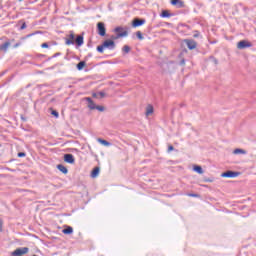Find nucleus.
I'll return each mask as SVG.
<instances>
[{
	"mask_svg": "<svg viewBox=\"0 0 256 256\" xmlns=\"http://www.w3.org/2000/svg\"><path fill=\"white\" fill-rule=\"evenodd\" d=\"M85 43L83 36L79 35L75 38V33L70 31L69 35L65 38V45H77V47H81Z\"/></svg>",
	"mask_w": 256,
	"mask_h": 256,
	"instance_id": "1",
	"label": "nucleus"
},
{
	"mask_svg": "<svg viewBox=\"0 0 256 256\" xmlns=\"http://www.w3.org/2000/svg\"><path fill=\"white\" fill-rule=\"evenodd\" d=\"M105 49H110L113 50L115 49V41L112 40H106L103 42L102 45L97 46V52L98 53H103Z\"/></svg>",
	"mask_w": 256,
	"mask_h": 256,
	"instance_id": "2",
	"label": "nucleus"
},
{
	"mask_svg": "<svg viewBox=\"0 0 256 256\" xmlns=\"http://www.w3.org/2000/svg\"><path fill=\"white\" fill-rule=\"evenodd\" d=\"M114 33H116V36H111V39H113L114 41H117V39H121L129 35V32L127 31V29L123 27H116L114 29Z\"/></svg>",
	"mask_w": 256,
	"mask_h": 256,
	"instance_id": "3",
	"label": "nucleus"
},
{
	"mask_svg": "<svg viewBox=\"0 0 256 256\" xmlns=\"http://www.w3.org/2000/svg\"><path fill=\"white\" fill-rule=\"evenodd\" d=\"M97 32L100 37H105L107 35V28H105V23L98 22L97 23Z\"/></svg>",
	"mask_w": 256,
	"mask_h": 256,
	"instance_id": "4",
	"label": "nucleus"
},
{
	"mask_svg": "<svg viewBox=\"0 0 256 256\" xmlns=\"http://www.w3.org/2000/svg\"><path fill=\"white\" fill-rule=\"evenodd\" d=\"M240 175H241L240 172H235V171L228 170V171L222 173L221 177H225V178H228V179H235V177H239Z\"/></svg>",
	"mask_w": 256,
	"mask_h": 256,
	"instance_id": "5",
	"label": "nucleus"
},
{
	"mask_svg": "<svg viewBox=\"0 0 256 256\" xmlns=\"http://www.w3.org/2000/svg\"><path fill=\"white\" fill-rule=\"evenodd\" d=\"M27 253H29L28 247H20V248H17L16 250H14L12 252V255L13 256H23V255H27Z\"/></svg>",
	"mask_w": 256,
	"mask_h": 256,
	"instance_id": "6",
	"label": "nucleus"
},
{
	"mask_svg": "<svg viewBox=\"0 0 256 256\" xmlns=\"http://www.w3.org/2000/svg\"><path fill=\"white\" fill-rule=\"evenodd\" d=\"M184 42L186 43L190 51H193V49H197V42L195 40L185 39Z\"/></svg>",
	"mask_w": 256,
	"mask_h": 256,
	"instance_id": "7",
	"label": "nucleus"
},
{
	"mask_svg": "<svg viewBox=\"0 0 256 256\" xmlns=\"http://www.w3.org/2000/svg\"><path fill=\"white\" fill-rule=\"evenodd\" d=\"M170 3L178 9H183V7H185V2L183 0H171Z\"/></svg>",
	"mask_w": 256,
	"mask_h": 256,
	"instance_id": "8",
	"label": "nucleus"
},
{
	"mask_svg": "<svg viewBox=\"0 0 256 256\" xmlns=\"http://www.w3.org/2000/svg\"><path fill=\"white\" fill-rule=\"evenodd\" d=\"M64 161L65 163L73 165V163H75V156H73V154H64Z\"/></svg>",
	"mask_w": 256,
	"mask_h": 256,
	"instance_id": "9",
	"label": "nucleus"
},
{
	"mask_svg": "<svg viewBox=\"0 0 256 256\" xmlns=\"http://www.w3.org/2000/svg\"><path fill=\"white\" fill-rule=\"evenodd\" d=\"M145 22V19L135 18L132 21V27H141V25H145Z\"/></svg>",
	"mask_w": 256,
	"mask_h": 256,
	"instance_id": "10",
	"label": "nucleus"
},
{
	"mask_svg": "<svg viewBox=\"0 0 256 256\" xmlns=\"http://www.w3.org/2000/svg\"><path fill=\"white\" fill-rule=\"evenodd\" d=\"M247 47H251V44L248 41L242 40L237 43V49H247Z\"/></svg>",
	"mask_w": 256,
	"mask_h": 256,
	"instance_id": "11",
	"label": "nucleus"
},
{
	"mask_svg": "<svg viewBox=\"0 0 256 256\" xmlns=\"http://www.w3.org/2000/svg\"><path fill=\"white\" fill-rule=\"evenodd\" d=\"M153 113H155V108H153V105L148 104L146 106V112H145L146 117H151V115H153Z\"/></svg>",
	"mask_w": 256,
	"mask_h": 256,
	"instance_id": "12",
	"label": "nucleus"
},
{
	"mask_svg": "<svg viewBox=\"0 0 256 256\" xmlns=\"http://www.w3.org/2000/svg\"><path fill=\"white\" fill-rule=\"evenodd\" d=\"M85 101H87V103H88L87 106H88V108H90L91 111L95 110L97 105L95 104V102H93V99H91V97H86Z\"/></svg>",
	"mask_w": 256,
	"mask_h": 256,
	"instance_id": "13",
	"label": "nucleus"
},
{
	"mask_svg": "<svg viewBox=\"0 0 256 256\" xmlns=\"http://www.w3.org/2000/svg\"><path fill=\"white\" fill-rule=\"evenodd\" d=\"M9 47H11V42L6 41L4 44L0 46V53L1 51H4V53H7V49H9Z\"/></svg>",
	"mask_w": 256,
	"mask_h": 256,
	"instance_id": "14",
	"label": "nucleus"
},
{
	"mask_svg": "<svg viewBox=\"0 0 256 256\" xmlns=\"http://www.w3.org/2000/svg\"><path fill=\"white\" fill-rule=\"evenodd\" d=\"M57 169L60 170L61 173H63L64 175H67V173H69V170L63 164H58Z\"/></svg>",
	"mask_w": 256,
	"mask_h": 256,
	"instance_id": "15",
	"label": "nucleus"
},
{
	"mask_svg": "<svg viewBox=\"0 0 256 256\" xmlns=\"http://www.w3.org/2000/svg\"><path fill=\"white\" fill-rule=\"evenodd\" d=\"M62 233H64V235H71V233H73V227L67 226L62 230Z\"/></svg>",
	"mask_w": 256,
	"mask_h": 256,
	"instance_id": "16",
	"label": "nucleus"
},
{
	"mask_svg": "<svg viewBox=\"0 0 256 256\" xmlns=\"http://www.w3.org/2000/svg\"><path fill=\"white\" fill-rule=\"evenodd\" d=\"M234 155H239V154H242V155H247V151H245L244 149H241V148H236L234 151H233Z\"/></svg>",
	"mask_w": 256,
	"mask_h": 256,
	"instance_id": "17",
	"label": "nucleus"
},
{
	"mask_svg": "<svg viewBox=\"0 0 256 256\" xmlns=\"http://www.w3.org/2000/svg\"><path fill=\"white\" fill-rule=\"evenodd\" d=\"M99 171H100L99 167H95V168L92 170V172H91V177H92V179H95V177H97V176L99 175Z\"/></svg>",
	"mask_w": 256,
	"mask_h": 256,
	"instance_id": "18",
	"label": "nucleus"
},
{
	"mask_svg": "<svg viewBox=\"0 0 256 256\" xmlns=\"http://www.w3.org/2000/svg\"><path fill=\"white\" fill-rule=\"evenodd\" d=\"M193 170L198 173L199 175H203V168L199 165H195Z\"/></svg>",
	"mask_w": 256,
	"mask_h": 256,
	"instance_id": "19",
	"label": "nucleus"
},
{
	"mask_svg": "<svg viewBox=\"0 0 256 256\" xmlns=\"http://www.w3.org/2000/svg\"><path fill=\"white\" fill-rule=\"evenodd\" d=\"M98 143H100L101 145H104L105 147H109V145H111V143H109V141L103 140L101 138H98Z\"/></svg>",
	"mask_w": 256,
	"mask_h": 256,
	"instance_id": "20",
	"label": "nucleus"
},
{
	"mask_svg": "<svg viewBox=\"0 0 256 256\" xmlns=\"http://www.w3.org/2000/svg\"><path fill=\"white\" fill-rule=\"evenodd\" d=\"M161 17H171V15L169 14V11L164 10V11H162V13H161Z\"/></svg>",
	"mask_w": 256,
	"mask_h": 256,
	"instance_id": "21",
	"label": "nucleus"
},
{
	"mask_svg": "<svg viewBox=\"0 0 256 256\" xmlns=\"http://www.w3.org/2000/svg\"><path fill=\"white\" fill-rule=\"evenodd\" d=\"M122 51L124 53H129V51H131V47H129L128 45H125L123 48H122Z\"/></svg>",
	"mask_w": 256,
	"mask_h": 256,
	"instance_id": "22",
	"label": "nucleus"
},
{
	"mask_svg": "<svg viewBox=\"0 0 256 256\" xmlns=\"http://www.w3.org/2000/svg\"><path fill=\"white\" fill-rule=\"evenodd\" d=\"M136 37L140 39V41H143V34L141 33V31L136 32Z\"/></svg>",
	"mask_w": 256,
	"mask_h": 256,
	"instance_id": "23",
	"label": "nucleus"
},
{
	"mask_svg": "<svg viewBox=\"0 0 256 256\" xmlns=\"http://www.w3.org/2000/svg\"><path fill=\"white\" fill-rule=\"evenodd\" d=\"M106 96L105 92H98V99H103Z\"/></svg>",
	"mask_w": 256,
	"mask_h": 256,
	"instance_id": "24",
	"label": "nucleus"
},
{
	"mask_svg": "<svg viewBox=\"0 0 256 256\" xmlns=\"http://www.w3.org/2000/svg\"><path fill=\"white\" fill-rule=\"evenodd\" d=\"M97 111H100V112H103V111H105V107H103V106H97L96 105V108H95Z\"/></svg>",
	"mask_w": 256,
	"mask_h": 256,
	"instance_id": "25",
	"label": "nucleus"
},
{
	"mask_svg": "<svg viewBox=\"0 0 256 256\" xmlns=\"http://www.w3.org/2000/svg\"><path fill=\"white\" fill-rule=\"evenodd\" d=\"M78 71H83V69H85V67H87L86 65H77L76 66Z\"/></svg>",
	"mask_w": 256,
	"mask_h": 256,
	"instance_id": "26",
	"label": "nucleus"
},
{
	"mask_svg": "<svg viewBox=\"0 0 256 256\" xmlns=\"http://www.w3.org/2000/svg\"><path fill=\"white\" fill-rule=\"evenodd\" d=\"M41 48H42V49H49V44H47V43H42V44H41Z\"/></svg>",
	"mask_w": 256,
	"mask_h": 256,
	"instance_id": "27",
	"label": "nucleus"
},
{
	"mask_svg": "<svg viewBox=\"0 0 256 256\" xmlns=\"http://www.w3.org/2000/svg\"><path fill=\"white\" fill-rule=\"evenodd\" d=\"M52 115L57 118L59 117V112H57L56 110H53Z\"/></svg>",
	"mask_w": 256,
	"mask_h": 256,
	"instance_id": "28",
	"label": "nucleus"
},
{
	"mask_svg": "<svg viewBox=\"0 0 256 256\" xmlns=\"http://www.w3.org/2000/svg\"><path fill=\"white\" fill-rule=\"evenodd\" d=\"M175 147L173 145L168 146V153H171V151H174Z\"/></svg>",
	"mask_w": 256,
	"mask_h": 256,
	"instance_id": "29",
	"label": "nucleus"
},
{
	"mask_svg": "<svg viewBox=\"0 0 256 256\" xmlns=\"http://www.w3.org/2000/svg\"><path fill=\"white\" fill-rule=\"evenodd\" d=\"M92 97H94L95 99H99V94L98 92H95L92 94Z\"/></svg>",
	"mask_w": 256,
	"mask_h": 256,
	"instance_id": "30",
	"label": "nucleus"
},
{
	"mask_svg": "<svg viewBox=\"0 0 256 256\" xmlns=\"http://www.w3.org/2000/svg\"><path fill=\"white\" fill-rule=\"evenodd\" d=\"M20 29H21V30L27 29V24L24 22V23L21 25Z\"/></svg>",
	"mask_w": 256,
	"mask_h": 256,
	"instance_id": "31",
	"label": "nucleus"
},
{
	"mask_svg": "<svg viewBox=\"0 0 256 256\" xmlns=\"http://www.w3.org/2000/svg\"><path fill=\"white\" fill-rule=\"evenodd\" d=\"M27 154H25V152H19L18 153V157H25Z\"/></svg>",
	"mask_w": 256,
	"mask_h": 256,
	"instance_id": "32",
	"label": "nucleus"
},
{
	"mask_svg": "<svg viewBox=\"0 0 256 256\" xmlns=\"http://www.w3.org/2000/svg\"><path fill=\"white\" fill-rule=\"evenodd\" d=\"M0 231H3V220L0 219Z\"/></svg>",
	"mask_w": 256,
	"mask_h": 256,
	"instance_id": "33",
	"label": "nucleus"
},
{
	"mask_svg": "<svg viewBox=\"0 0 256 256\" xmlns=\"http://www.w3.org/2000/svg\"><path fill=\"white\" fill-rule=\"evenodd\" d=\"M17 47H21V43H20V42H18V43H16V44L14 45V49H17Z\"/></svg>",
	"mask_w": 256,
	"mask_h": 256,
	"instance_id": "34",
	"label": "nucleus"
},
{
	"mask_svg": "<svg viewBox=\"0 0 256 256\" xmlns=\"http://www.w3.org/2000/svg\"><path fill=\"white\" fill-rule=\"evenodd\" d=\"M188 197H199V194H188Z\"/></svg>",
	"mask_w": 256,
	"mask_h": 256,
	"instance_id": "35",
	"label": "nucleus"
},
{
	"mask_svg": "<svg viewBox=\"0 0 256 256\" xmlns=\"http://www.w3.org/2000/svg\"><path fill=\"white\" fill-rule=\"evenodd\" d=\"M78 65H85V61H80Z\"/></svg>",
	"mask_w": 256,
	"mask_h": 256,
	"instance_id": "36",
	"label": "nucleus"
},
{
	"mask_svg": "<svg viewBox=\"0 0 256 256\" xmlns=\"http://www.w3.org/2000/svg\"><path fill=\"white\" fill-rule=\"evenodd\" d=\"M5 73H6V71L0 73V77H3Z\"/></svg>",
	"mask_w": 256,
	"mask_h": 256,
	"instance_id": "37",
	"label": "nucleus"
},
{
	"mask_svg": "<svg viewBox=\"0 0 256 256\" xmlns=\"http://www.w3.org/2000/svg\"><path fill=\"white\" fill-rule=\"evenodd\" d=\"M206 181H208L209 183H211V181H213V180L208 179V180H206Z\"/></svg>",
	"mask_w": 256,
	"mask_h": 256,
	"instance_id": "38",
	"label": "nucleus"
},
{
	"mask_svg": "<svg viewBox=\"0 0 256 256\" xmlns=\"http://www.w3.org/2000/svg\"><path fill=\"white\" fill-rule=\"evenodd\" d=\"M38 87L41 89V87H43V85H38Z\"/></svg>",
	"mask_w": 256,
	"mask_h": 256,
	"instance_id": "39",
	"label": "nucleus"
},
{
	"mask_svg": "<svg viewBox=\"0 0 256 256\" xmlns=\"http://www.w3.org/2000/svg\"><path fill=\"white\" fill-rule=\"evenodd\" d=\"M27 87H31V85H28Z\"/></svg>",
	"mask_w": 256,
	"mask_h": 256,
	"instance_id": "40",
	"label": "nucleus"
},
{
	"mask_svg": "<svg viewBox=\"0 0 256 256\" xmlns=\"http://www.w3.org/2000/svg\"><path fill=\"white\" fill-rule=\"evenodd\" d=\"M19 1H23V0H19Z\"/></svg>",
	"mask_w": 256,
	"mask_h": 256,
	"instance_id": "41",
	"label": "nucleus"
}]
</instances>
